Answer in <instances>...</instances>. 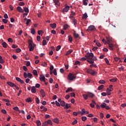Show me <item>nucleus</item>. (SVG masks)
I'll return each instance as SVG.
<instances>
[{
    "label": "nucleus",
    "mask_w": 126,
    "mask_h": 126,
    "mask_svg": "<svg viewBox=\"0 0 126 126\" xmlns=\"http://www.w3.org/2000/svg\"><path fill=\"white\" fill-rule=\"evenodd\" d=\"M85 57L87 60L97 61V57L96 56H94V54L93 53H87V55H85Z\"/></svg>",
    "instance_id": "obj_1"
},
{
    "label": "nucleus",
    "mask_w": 126,
    "mask_h": 126,
    "mask_svg": "<svg viewBox=\"0 0 126 126\" xmlns=\"http://www.w3.org/2000/svg\"><path fill=\"white\" fill-rule=\"evenodd\" d=\"M29 44L30 51L32 52V51L34 50V46H35V45L33 44V41L31 40H29Z\"/></svg>",
    "instance_id": "obj_2"
},
{
    "label": "nucleus",
    "mask_w": 126,
    "mask_h": 126,
    "mask_svg": "<svg viewBox=\"0 0 126 126\" xmlns=\"http://www.w3.org/2000/svg\"><path fill=\"white\" fill-rule=\"evenodd\" d=\"M75 75L72 74V73H69L67 76V79L68 80H70L71 81H72L73 79H75Z\"/></svg>",
    "instance_id": "obj_3"
},
{
    "label": "nucleus",
    "mask_w": 126,
    "mask_h": 126,
    "mask_svg": "<svg viewBox=\"0 0 126 126\" xmlns=\"http://www.w3.org/2000/svg\"><path fill=\"white\" fill-rule=\"evenodd\" d=\"M32 76H33V75H32V74H31V73H27L25 72L24 73V77L25 78H27V77H28V78H32Z\"/></svg>",
    "instance_id": "obj_4"
},
{
    "label": "nucleus",
    "mask_w": 126,
    "mask_h": 126,
    "mask_svg": "<svg viewBox=\"0 0 126 126\" xmlns=\"http://www.w3.org/2000/svg\"><path fill=\"white\" fill-rule=\"evenodd\" d=\"M86 71L88 73H90L92 75H94V74H96V73H97V72H95V71L89 68L87 69Z\"/></svg>",
    "instance_id": "obj_5"
},
{
    "label": "nucleus",
    "mask_w": 126,
    "mask_h": 126,
    "mask_svg": "<svg viewBox=\"0 0 126 126\" xmlns=\"http://www.w3.org/2000/svg\"><path fill=\"white\" fill-rule=\"evenodd\" d=\"M48 125H50L52 126V121L51 120H48L47 121H45L44 123L42 124V126H47Z\"/></svg>",
    "instance_id": "obj_6"
},
{
    "label": "nucleus",
    "mask_w": 126,
    "mask_h": 126,
    "mask_svg": "<svg viewBox=\"0 0 126 126\" xmlns=\"http://www.w3.org/2000/svg\"><path fill=\"white\" fill-rule=\"evenodd\" d=\"M69 10V6H67L65 7L62 10L63 13H64V12H67Z\"/></svg>",
    "instance_id": "obj_7"
},
{
    "label": "nucleus",
    "mask_w": 126,
    "mask_h": 126,
    "mask_svg": "<svg viewBox=\"0 0 126 126\" xmlns=\"http://www.w3.org/2000/svg\"><path fill=\"white\" fill-rule=\"evenodd\" d=\"M94 29H95V27L94 26H90L88 27L87 31H93V30H94Z\"/></svg>",
    "instance_id": "obj_8"
},
{
    "label": "nucleus",
    "mask_w": 126,
    "mask_h": 126,
    "mask_svg": "<svg viewBox=\"0 0 126 126\" xmlns=\"http://www.w3.org/2000/svg\"><path fill=\"white\" fill-rule=\"evenodd\" d=\"M39 79L41 81H44V82H46V80H45L46 78H45V76L43 75H40Z\"/></svg>",
    "instance_id": "obj_9"
},
{
    "label": "nucleus",
    "mask_w": 126,
    "mask_h": 126,
    "mask_svg": "<svg viewBox=\"0 0 126 126\" xmlns=\"http://www.w3.org/2000/svg\"><path fill=\"white\" fill-rule=\"evenodd\" d=\"M17 10H18L19 12H21L22 13H23V12H24V10H23V9L20 6H18L17 7Z\"/></svg>",
    "instance_id": "obj_10"
},
{
    "label": "nucleus",
    "mask_w": 126,
    "mask_h": 126,
    "mask_svg": "<svg viewBox=\"0 0 126 126\" xmlns=\"http://www.w3.org/2000/svg\"><path fill=\"white\" fill-rule=\"evenodd\" d=\"M108 45H109V49H110V50H114L113 48H114V44L108 42Z\"/></svg>",
    "instance_id": "obj_11"
},
{
    "label": "nucleus",
    "mask_w": 126,
    "mask_h": 126,
    "mask_svg": "<svg viewBox=\"0 0 126 126\" xmlns=\"http://www.w3.org/2000/svg\"><path fill=\"white\" fill-rule=\"evenodd\" d=\"M7 84L9 85V86H10V87H15V85L14 83L11 82H7Z\"/></svg>",
    "instance_id": "obj_12"
},
{
    "label": "nucleus",
    "mask_w": 126,
    "mask_h": 126,
    "mask_svg": "<svg viewBox=\"0 0 126 126\" xmlns=\"http://www.w3.org/2000/svg\"><path fill=\"white\" fill-rule=\"evenodd\" d=\"M40 94H41V96L42 98H44L45 96H46V94L45 93V92H44V90L41 89L40 91Z\"/></svg>",
    "instance_id": "obj_13"
},
{
    "label": "nucleus",
    "mask_w": 126,
    "mask_h": 126,
    "mask_svg": "<svg viewBox=\"0 0 126 126\" xmlns=\"http://www.w3.org/2000/svg\"><path fill=\"white\" fill-rule=\"evenodd\" d=\"M50 26L52 29H55V28H56L57 27V24H56V23L50 24Z\"/></svg>",
    "instance_id": "obj_14"
},
{
    "label": "nucleus",
    "mask_w": 126,
    "mask_h": 126,
    "mask_svg": "<svg viewBox=\"0 0 126 126\" xmlns=\"http://www.w3.org/2000/svg\"><path fill=\"white\" fill-rule=\"evenodd\" d=\"M88 17V15H87V13H85L83 14V16L82 17V19H87V18Z\"/></svg>",
    "instance_id": "obj_15"
},
{
    "label": "nucleus",
    "mask_w": 126,
    "mask_h": 126,
    "mask_svg": "<svg viewBox=\"0 0 126 126\" xmlns=\"http://www.w3.org/2000/svg\"><path fill=\"white\" fill-rule=\"evenodd\" d=\"M31 91L32 93H36V87L34 86L32 87Z\"/></svg>",
    "instance_id": "obj_16"
},
{
    "label": "nucleus",
    "mask_w": 126,
    "mask_h": 126,
    "mask_svg": "<svg viewBox=\"0 0 126 126\" xmlns=\"http://www.w3.org/2000/svg\"><path fill=\"white\" fill-rule=\"evenodd\" d=\"M53 1L56 5H60V1L59 0H54Z\"/></svg>",
    "instance_id": "obj_17"
},
{
    "label": "nucleus",
    "mask_w": 126,
    "mask_h": 126,
    "mask_svg": "<svg viewBox=\"0 0 126 126\" xmlns=\"http://www.w3.org/2000/svg\"><path fill=\"white\" fill-rule=\"evenodd\" d=\"M83 4L84 5H87L88 4V0H83Z\"/></svg>",
    "instance_id": "obj_18"
},
{
    "label": "nucleus",
    "mask_w": 126,
    "mask_h": 126,
    "mask_svg": "<svg viewBox=\"0 0 126 126\" xmlns=\"http://www.w3.org/2000/svg\"><path fill=\"white\" fill-rule=\"evenodd\" d=\"M66 93H68V92H72V88H68L67 90L65 91Z\"/></svg>",
    "instance_id": "obj_19"
},
{
    "label": "nucleus",
    "mask_w": 126,
    "mask_h": 126,
    "mask_svg": "<svg viewBox=\"0 0 126 126\" xmlns=\"http://www.w3.org/2000/svg\"><path fill=\"white\" fill-rule=\"evenodd\" d=\"M106 39L107 41V44L108 43H111V42H112V38L110 37H106Z\"/></svg>",
    "instance_id": "obj_20"
},
{
    "label": "nucleus",
    "mask_w": 126,
    "mask_h": 126,
    "mask_svg": "<svg viewBox=\"0 0 126 126\" xmlns=\"http://www.w3.org/2000/svg\"><path fill=\"white\" fill-rule=\"evenodd\" d=\"M73 35L74 38H79V34L78 33H76L74 32L73 33Z\"/></svg>",
    "instance_id": "obj_21"
},
{
    "label": "nucleus",
    "mask_w": 126,
    "mask_h": 126,
    "mask_svg": "<svg viewBox=\"0 0 126 126\" xmlns=\"http://www.w3.org/2000/svg\"><path fill=\"white\" fill-rule=\"evenodd\" d=\"M60 104L62 107H64V106H65V102L63 100L61 101Z\"/></svg>",
    "instance_id": "obj_22"
},
{
    "label": "nucleus",
    "mask_w": 126,
    "mask_h": 126,
    "mask_svg": "<svg viewBox=\"0 0 126 126\" xmlns=\"http://www.w3.org/2000/svg\"><path fill=\"white\" fill-rule=\"evenodd\" d=\"M69 108H70V104L68 103H66L64 109H68Z\"/></svg>",
    "instance_id": "obj_23"
},
{
    "label": "nucleus",
    "mask_w": 126,
    "mask_h": 126,
    "mask_svg": "<svg viewBox=\"0 0 126 126\" xmlns=\"http://www.w3.org/2000/svg\"><path fill=\"white\" fill-rule=\"evenodd\" d=\"M2 46L3 48H7V44L6 43H5V42H3L2 43Z\"/></svg>",
    "instance_id": "obj_24"
},
{
    "label": "nucleus",
    "mask_w": 126,
    "mask_h": 126,
    "mask_svg": "<svg viewBox=\"0 0 126 126\" xmlns=\"http://www.w3.org/2000/svg\"><path fill=\"white\" fill-rule=\"evenodd\" d=\"M88 96L90 97V98H93L94 97V94L93 93H89L88 94Z\"/></svg>",
    "instance_id": "obj_25"
},
{
    "label": "nucleus",
    "mask_w": 126,
    "mask_h": 126,
    "mask_svg": "<svg viewBox=\"0 0 126 126\" xmlns=\"http://www.w3.org/2000/svg\"><path fill=\"white\" fill-rule=\"evenodd\" d=\"M53 122H54V123H55L56 124H59L60 121H59V119L55 118L54 119H53Z\"/></svg>",
    "instance_id": "obj_26"
},
{
    "label": "nucleus",
    "mask_w": 126,
    "mask_h": 126,
    "mask_svg": "<svg viewBox=\"0 0 126 126\" xmlns=\"http://www.w3.org/2000/svg\"><path fill=\"white\" fill-rule=\"evenodd\" d=\"M88 63H94V60H91V59H88L87 60Z\"/></svg>",
    "instance_id": "obj_27"
},
{
    "label": "nucleus",
    "mask_w": 126,
    "mask_h": 126,
    "mask_svg": "<svg viewBox=\"0 0 126 126\" xmlns=\"http://www.w3.org/2000/svg\"><path fill=\"white\" fill-rule=\"evenodd\" d=\"M83 97L84 99H85V100H87V99H88V94H83Z\"/></svg>",
    "instance_id": "obj_28"
},
{
    "label": "nucleus",
    "mask_w": 126,
    "mask_h": 126,
    "mask_svg": "<svg viewBox=\"0 0 126 126\" xmlns=\"http://www.w3.org/2000/svg\"><path fill=\"white\" fill-rule=\"evenodd\" d=\"M99 83L100 84H105L106 83V81H105L104 80H100L99 81Z\"/></svg>",
    "instance_id": "obj_29"
},
{
    "label": "nucleus",
    "mask_w": 126,
    "mask_h": 126,
    "mask_svg": "<svg viewBox=\"0 0 126 126\" xmlns=\"http://www.w3.org/2000/svg\"><path fill=\"white\" fill-rule=\"evenodd\" d=\"M106 106H107V104H106L105 103H103L101 105H100V107L103 109L105 108L106 107Z\"/></svg>",
    "instance_id": "obj_30"
},
{
    "label": "nucleus",
    "mask_w": 126,
    "mask_h": 126,
    "mask_svg": "<svg viewBox=\"0 0 126 126\" xmlns=\"http://www.w3.org/2000/svg\"><path fill=\"white\" fill-rule=\"evenodd\" d=\"M32 73L33 74V75H38V72H37V70H33Z\"/></svg>",
    "instance_id": "obj_31"
},
{
    "label": "nucleus",
    "mask_w": 126,
    "mask_h": 126,
    "mask_svg": "<svg viewBox=\"0 0 126 126\" xmlns=\"http://www.w3.org/2000/svg\"><path fill=\"white\" fill-rule=\"evenodd\" d=\"M104 88V85H101L98 87V90H102Z\"/></svg>",
    "instance_id": "obj_32"
},
{
    "label": "nucleus",
    "mask_w": 126,
    "mask_h": 126,
    "mask_svg": "<svg viewBox=\"0 0 126 126\" xmlns=\"http://www.w3.org/2000/svg\"><path fill=\"white\" fill-rule=\"evenodd\" d=\"M32 99L31 97H29L26 99V102L27 103H29L30 102H32V100H31Z\"/></svg>",
    "instance_id": "obj_33"
},
{
    "label": "nucleus",
    "mask_w": 126,
    "mask_h": 126,
    "mask_svg": "<svg viewBox=\"0 0 126 126\" xmlns=\"http://www.w3.org/2000/svg\"><path fill=\"white\" fill-rule=\"evenodd\" d=\"M73 50H69L68 51H67L66 53V56H68V55H70L71 53H72Z\"/></svg>",
    "instance_id": "obj_34"
},
{
    "label": "nucleus",
    "mask_w": 126,
    "mask_h": 126,
    "mask_svg": "<svg viewBox=\"0 0 126 126\" xmlns=\"http://www.w3.org/2000/svg\"><path fill=\"white\" fill-rule=\"evenodd\" d=\"M31 33L32 34V35H34L35 33H36V32L35 31V29L34 28L31 29Z\"/></svg>",
    "instance_id": "obj_35"
},
{
    "label": "nucleus",
    "mask_w": 126,
    "mask_h": 126,
    "mask_svg": "<svg viewBox=\"0 0 126 126\" xmlns=\"http://www.w3.org/2000/svg\"><path fill=\"white\" fill-rule=\"evenodd\" d=\"M24 10L25 12H27V13H28V12H29V9H28V8L25 7L24 8Z\"/></svg>",
    "instance_id": "obj_36"
},
{
    "label": "nucleus",
    "mask_w": 126,
    "mask_h": 126,
    "mask_svg": "<svg viewBox=\"0 0 126 126\" xmlns=\"http://www.w3.org/2000/svg\"><path fill=\"white\" fill-rule=\"evenodd\" d=\"M36 124L37 126H41V121H40L39 120H37L36 122Z\"/></svg>",
    "instance_id": "obj_37"
},
{
    "label": "nucleus",
    "mask_w": 126,
    "mask_h": 126,
    "mask_svg": "<svg viewBox=\"0 0 126 126\" xmlns=\"http://www.w3.org/2000/svg\"><path fill=\"white\" fill-rule=\"evenodd\" d=\"M46 45H47V41H46V40L44 39L42 41V45L46 46Z\"/></svg>",
    "instance_id": "obj_38"
},
{
    "label": "nucleus",
    "mask_w": 126,
    "mask_h": 126,
    "mask_svg": "<svg viewBox=\"0 0 126 126\" xmlns=\"http://www.w3.org/2000/svg\"><path fill=\"white\" fill-rule=\"evenodd\" d=\"M68 38L69 42H72V37L71 36V35H69L68 36Z\"/></svg>",
    "instance_id": "obj_39"
},
{
    "label": "nucleus",
    "mask_w": 126,
    "mask_h": 126,
    "mask_svg": "<svg viewBox=\"0 0 126 126\" xmlns=\"http://www.w3.org/2000/svg\"><path fill=\"white\" fill-rule=\"evenodd\" d=\"M19 5H20V6H23L25 5V3H24V2H20L19 3Z\"/></svg>",
    "instance_id": "obj_40"
},
{
    "label": "nucleus",
    "mask_w": 126,
    "mask_h": 126,
    "mask_svg": "<svg viewBox=\"0 0 126 126\" xmlns=\"http://www.w3.org/2000/svg\"><path fill=\"white\" fill-rule=\"evenodd\" d=\"M118 79L117 78H115V79H112L110 80V81L111 82H116L117 81Z\"/></svg>",
    "instance_id": "obj_41"
},
{
    "label": "nucleus",
    "mask_w": 126,
    "mask_h": 126,
    "mask_svg": "<svg viewBox=\"0 0 126 126\" xmlns=\"http://www.w3.org/2000/svg\"><path fill=\"white\" fill-rule=\"evenodd\" d=\"M67 28H68V25L65 24L63 26V29L64 30H66L67 29Z\"/></svg>",
    "instance_id": "obj_42"
},
{
    "label": "nucleus",
    "mask_w": 126,
    "mask_h": 126,
    "mask_svg": "<svg viewBox=\"0 0 126 126\" xmlns=\"http://www.w3.org/2000/svg\"><path fill=\"white\" fill-rule=\"evenodd\" d=\"M111 91H109V88L107 89V95H108V96H110V95H111Z\"/></svg>",
    "instance_id": "obj_43"
},
{
    "label": "nucleus",
    "mask_w": 126,
    "mask_h": 126,
    "mask_svg": "<svg viewBox=\"0 0 126 126\" xmlns=\"http://www.w3.org/2000/svg\"><path fill=\"white\" fill-rule=\"evenodd\" d=\"M86 120H87V118L85 116H83L82 117V121H83V122H85Z\"/></svg>",
    "instance_id": "obj_44"
},
{
    "label": "nucleus",
    "mask_w": 126,
    "mask_h": 126,
    "mask_svg": "<svg viewBox=\"0 0 126 126\" xmlns=\"http://www.w3.org/2000/svg\"><path fill=\"white\" fill-rule=\"evenodd\" d=\"M30 22H31V20H30V19H28L26 21V24H27V25H29V23H30Z\"/></svg>",
    "instance_id": "obj_45"
},
{
    "label": "nucleus",
    "mask_w": 126,
    "mask_h": 126,
    "mask_svg": "<svg viewBox=\"0 0 126 126\" xmlns=\"http://www.w3.org/2000/svg\"><path fill=\"white\" fill-rule=\"evenodd\" d=\"M23 68L24 71H27V70H28V68H27V67H26V66H23Z\"/></svg>",
    "instance_id": "obj_46"
},
{
    "label": "nucleus",
    "mask_w": 126,
    "mask_h": 126,
    "mask_svg": "<svg viewBox=\"0 0 126 126\" xmlns=\"http://www.w3.org/2000/svg\"><path fill=\"white\" fill-rule=\"evenodd\" d=\"M75 65H76L78 64L79 65H80V62L79 61H76L74 63Z\"/></svg>",
    "instance_id": "obj_47"
},
{
    "label": "nucleus",
    "mask_w": 126,
    "mask_h": 126,
    "mask_svg": "<svg viewBox=\"0 0 126 126\" xmlns=\"http://www.w3.org/2000/svg\"><path fill=\"white\" fill-rule=\"evenodd\" d=\"M2 22H3V23H4L5 24H6V23H7V20L5 19H3L2 20Z\"/></svg>",
    "instance_id": "obj_48"
},
{
    "label": "nucleus",
    "mask_w": 126,
    "mask_h": 126,
    "mask_svg": "<svg viewBox=\"0 0 126 126\" xmlns=\"http://www.w3.org/2000/svg\"><path fill=\"white\" fill-rule=\"evenodd\" d=\"M70 96H71V97H75V94H74V93H70Z\"/></svg>",
    "instance_id": "obj_49"
},
{
    "label": "nucleus",
    "mask_w": 126,
    "mask_h": 126,
    "mask_svg": "<svg viewBox=\"0 0 126 126\" xmlns=\"http://www.w3.org/2000/svg\"><path fill=\"white\" fill-rule=\"evenodd\" d=\"M12 48L13 49H16V48H18V46L15 45V44H13V45H12Z\"/></svg>",
    "instance_id": "obj_50"
},
{
    "label": "nucleus",
    "mask_w": 126,
    "mask_h": 126,
    "mask_svg": "<svg viewBox=\"0 0 126 126\" xmlns=\"http://www.w3.org/2000/svg\"><path fill=\"white\" fill-rule=\"evenodd\" d=\"M104 60L107 64H110V63L109 62V60H108V59L105 58Z\"/></svg>",
    "instance_id": "obj_51"
},
{
    "label": "nucleus",
    "mask_w": 126,
    "mask_h": 126,
    "mask_svg": "<svg viewBox=\"0 0 126 126\" xmlns=\"http://www.w3.org/2000/svg\"><path fill=\"white\" fill-rule=\"evenodd\" d=\"M55 104L58 107H60V106H61V104H60L57 100L55 101Z\"/></svg>",
    "instance_id": "obj_52"
},
{
    "label": "nucleus",
    "mask_w": 126,
    "mask_h": 126,
    "mask_svg": "<svg viewBox=\"0 0 126 126\" xmlns=\"http://www.w3.org/2000/svg\"><path fill=\"white\" fill-rule=\"evenodd\" d=\"M15 26V25H13L12 24H9V27L10 28V29H13V27Z\"/></svg>",
    "instance_id": "obj_53"
},
{
    "label": "nucleus",
    "mask_w": 126,
    "mask_h": 126,
    "mask_svg": "<svg viewBox=\"0 0 126 126\" xmlns=\"http://www.w3.org/2000/svg\"><path fill=\"white\" fill-rule=\"evenodd\" d=\"M16 53H20L21 52V49L20 48H17L16 49Z\"/></svg>",
    "instance_id": "obj_54"
},
{
    "label": "nucleus",
    "mask_w": 126,
    "mask_h": 126,
    "mask_svg": "<svg viewBox=\"0 0 126 126\" xmlns=\"http://www.w3.org/2000/svg\"><path fill=\"white\" fill-rule=\"evenodd\" d=\"M13 109L15 111H19V108H18V107H15Z\"/></svg>",
    "instance_id": "obj_55"
},
{
    "label": "nucleus",
    "mask_w": 126,
    "mask_h": 126,
    "mask_svg": "<svg viewBox=\"0 0 126 126\" xmlns=\"http://www.w3.org/2000/svg\"><path fill=\"white\" fill-rule=\"evenodd\" d=\"M70 14H71V15H73V16H74L75 15H76V14L75 13V12H74L73 11H71Z\"/></svg>",
    "instance_id": "obj_56"
},
{
    "label": "nucleus",
    "mask_w": 126,
    "mask_h": 126,
    "mask_svg": "<svg viewBox=\"0 0 126 126\" xmlns=\"http://www.w3.org/2000/svg\"><path fill=\"white\" fill-rule=\"evenodd\" d=\"M43 32L42 30L38 31V35H41V34H43Z\"/></svg>",
    "instance_id": "obj_57"
},
{
    "label": "nucleus",
    "mask_w": 126,
    "mask_h": 126,
    "mask_svg": "<svg viewBox=\"0 0 126 126\" xmlns=\"http://www.w3.org/2000/svg\"><path fill=\"white\" fill-rule=\"evenodd\" d=\"M26 65L27 66H29L30 65V64H31V63H30V62L29 61H26Z\"/></svg>",
    "instance_id": "obj_58"
},
{
    "label": "nucleus",
    "mask_w": 126,
    "mask_h": 126,
    "mask_svg": "<svg viewBox=\"0 0 126 126\" xmlns=\"http://www.w3.org/2000/svg\"><path fill=\"white\" fill-rule=\"evenodd\" d=\"M8 42H10V43H12V42H13V40H12V38H9L8 39Z\"/></svg>",
    "instance_id": "obj_59"
},
{
    "label": "nucleus",
    "mask_w": 126,
    "mask_h": 126,
    "mask_svg": "<svg viewBox=\"0 0 126 126\" xmlns=\"http://www.w3.org/2000/svg\"><path fill=\"white\" fill-rule=\"evenodd\" d=\"M1 112L3 114H6V110H5V109H2L1 110Z\"/></svg>",
    "instance_id": "obj_60"
},
{
    "label": "nucleus",
    "mask_w": 126,
    "mask_h": 126,
    "mask_svg": "<svg viewBox=\"0 0 126 126\" xmlns=\"http://www.w3.org/2000/svg\"><path fill=\"white\" fill-rule=\"evenodd\" d=\"M61 49V45H58L56 48V51H60Z\"/></svg>",
    "instance_id": "obj_61"
},
{
    "label": "nucleus",
    "mask_w": 126,
    "mask_h": 126,
    "mask_svg": "<svg viewBox=\"0 0 126 126\" xmlns=\"http://www.w3.org/2000/svg\"><path fill=\"white\" fill-rule=\"evenodd\" d=\"M114 60L115 61V62H118L119 60H120V58H119L118 57H115L114 58Z\"/></svg>",
    "instance_id": "obj_62"
},
{
    "label": "nucleus",
    "mask_w": 126,
    "mask_h": 126,
    "mask_svg": "<svg viewBox=\"0 0 126 126\" xmlns=\"http://www.w3.org/2000/svg\"><path fill=\"white\" fill-rule=\"evenodd\" d=\"M53 73H54V75H57V69H54Z\"/></svg>",
    "instance_id": "obj_63"
},
{
    "label": "nucleus",
    "mask_w": 126,
    "mask_h": 126,
    "mask_svg": "<svg viewBox=\"0 0 126 126\" xmlns=\"http://www.w3.org/2000/svg\"><path fill=\"white\" fill-rule=\"evenodd\" d=\"M42 66H47V63L44 62L42 64Z\"/></svg>",
    "instance_id": "obj_64"
}]
</instances>
